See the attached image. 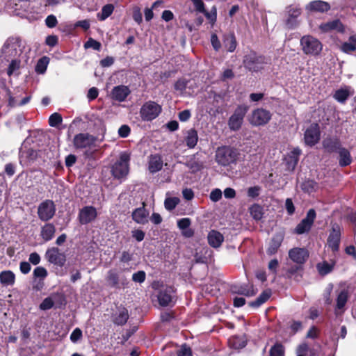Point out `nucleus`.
Returning a JSON list of instances; mask_svg holds the SVG:
<instances>
[{"label": "nucleus", "mask_w": 356, "mask_h": 356, "mask_svg": "<svg viewBox=\"0 0 356 356\" xmlns=\"http://www.w3.org/2000/svg\"><path fill=\"white\" fill-rule=\"evenodd\" d=\"M25 46L26 42L20 37H9L1 49L0 57L6 60L18 57L23 53Z\"/></svg>", "instance_id": "f257e3e1"}, {"label": "nucleus", "mask_w": 356, "mask_h": 356, "mask_svg": "<svg viewBox=\"0 0 356 356\" xmlns=\"http://www.w3.org/2000/svg\"><path fill=\"white\" fill-rule=\"evenodd\" d=\"M239 156L238 149L229 146H222L216 150V161L222 166H229L236 164Z\"/></svg>", "instance_id": "f03ea898"}, {"label": "nucleus", "mask_w": 356, "mask_h": 356, "mask_svg": "<svg viewBox=\"0 0 356 356\" xmlns=\"http://www.w3.org/2000/svg\"><path fill=\"white\" fill-rule=\"evenodd\" d=\"M130 156L126 152L120 153L119 159L112 165L111 172L114 179L122 181L124 180L129 171Z\"/></svg>", "instance_id": "7ed1b4c3"}, {"label": "nucleus", "mask_w": 356, "mask_h": 356, "mask_svg": "<svg viewBox=\"0 0 356 356\" xmlns=\"http://www.w3.org/2000/svg\"><path fill=\"white\" fill-rule=\"evenodd\" d=\"M243 63L245 69L252 72H257L264 68L269 63V59L255 51H250L245 55Z\"/></svg>", "instance_id": "20e7f679"}, {"label": "nucleus", "mask_w": 356, "mask_h": 356, "mask_svg": "<svg viewBox=\"0 0 356 356\" xmlns=\"http://www.w3.org/2000/svg\"><path fill=\"white\" fill-rule=\"evenodd\" d=\"M105 280L108 286L115 289H122L128 287L129 281L127 277L116 268L108 270Z\"/></svg>", "instance_id": "39448f33"}, {"label": "nucleus", "mask_w": 356, "mask_h": 356, "mask_svg": "<svg viewBox=\"0 0 356 356\" xmlns=\"http://www.w3.org/2000/svg\"><path fill=\"white\" fill-rule=\"evenodd\" d=\"M300 46L304 54L311 56H317L322 51L323 45L316 38L307 35L300 39Z\"/></svg>", "instance_id": "423d86ee"}, {"label": "nucleus", "mask_w": 356, "mask_h": 356, "mask_svg": "<svg viewBox=\"0 0 356 356\" xmlns=\"http://www.w3.org/2000/svg\"><path fill=\"white\" fill-rule=\"evenodd\" d=\"M249 109L245 104L238 105L228 120V126L231 131H238L243 123L244 118Z\"/></svg>", "instance_id": "0eeeda50"}, {"label": "nucleus", "mask_w": 356, "mask_h": 356, "mask_svg": "<svg viewBox=\"0 0 356 356\" xmlns=\"http://www.w3.org/2000/svg\"><path fill=\"white\" fill-rule=\"evenodd\" d=\"M161 111V105L154 101H148L141 106L140 116L143 121H152L159 116Z\"/></svg>", "instance_id": "6e6552de"}, {"label": "nucleus", "mask_w": 356, "mask_h": 356, "mask_svg": "<svg viewBox=\"0 0 356 356\" xmlns=\"http://www.w3.org/2000/svg\"><path fill=\"white\" fill-rule=\"evenodd\" d=\"M272 115L269 111L260 108L252 111L249 118L250 123L254 127L264 126L269 122Z\"/></svg>", "instance_id": "1a4fd4ad"}, {"label": "nucleus", "mask_w": 356, "mask_h": 356, "mask_svg": "<svg viewBox=\"0 0 356 356\" xmlns=\"http://www.w3.org/2000/svg\"><path fill=\"white\" fill-rule=\"evenodd\" d=\"M56 205L51 200L42 201L38 207V216L40 220L46 222L55 215Z\"/></svg>", "instance_id": "9d476101"}, {"label": "nucleus", "mask_w": 356, "mask_h": 356, "mask_svg": "<svg viewBox=\"0 0 356 356\" xmlns=\"http://www.w3.org/2000/svg\"><path fill=\"white\" fill-rule=\"evenodd\" d=\"M38 152L31 148L28 147L26 144H22L19 152V163L22 166H30L33 164L37 160Z\"/></svg>", "instance_id": "9b49d317"}, {"label": "nucleus", "mask_w": 356, "mask_h": 356, "mask_svg": "<svg viewBox=\"0 0 356 356\" xmlns=\"http://www.w3.org/2000/svg\"><path fill=\"white\" fill-rule=\"evenodd\" d=\"M316 217V211L314 209H310L304 218L296 227L294 233L297 234H303L310 231L315 218Z\"/></svg>", "instance_id": "f8f14e48"}, {"label": "nucleus", "mask_w": 356, "mask_h": 356, "mask_svg": "<svg viewBox=\"0 0 356 356\" xmlns=\"http://www.w3.org/2000/svg\"><path fill=\"white\" fill-rule=\"evenodd\" d=\"M350 298V293L347 289H342L336 291V305L334 314L338 316L342 315L346 308V303Z\"/></svg>", "instance_id": "ddd939ff"}, {"label": "nucleus", "mask_w": 356, "mask_h": 356, "mask_svg": "<svg viewBox=\"0 0 356 356\" xmlns=\"http://www.w3.org/2000/svg\"><path fill=\"white\" fill-rule=\"evenodd\" d=\"M97 138L88 134L81 133L76 134L73 140V144L76 149L91 148L95 146Z\"/></svg>", "instance_id": "4468645a"}, {"label": "nucleus", "mask_w": 356, "mask_h": 356, "mask_svg": "<svg viewBox=\"0 0 356 356\" xmlns=\"http://www.w3.org/2000/svg\"><path fill=\"white\" fill-rule=\"evenodd\" d=\"M288 17L285 21V26L288 29L292 30L299 25L298 17L301 14V9L298 6L291 5L286 8Z\"/></svg>", "instance_id": "2eb2a0df"}, {"label": "nucleus", "mask_w": 356, "mask_h": 356, "mask_svg": "<svg viewBox=\"0 0 356 356\" xmlns=\"http://www.w3.org/2000/svg\"><path fill=\"white\" fill-rule=\"evenodd\" d=\"M341 235L340 226L337 223L333 224L327 240V245L333 252H338L339 250Z\"/></svg>", "instance_id": "dca6fc26"}, {"label": "nucleus", "mask_w": 356, "mask_h": 356, "mask_svg": "<svg viewBox=\"0 0 356 356\" xmlns=\"http://www.w3.org/2000/svg\"><path fill=\"white\" fill-rule=\"evenodd\" d=\"M320 129L317 124H311L305 131L304 140L307 145L312 147L320 140Z\"/></svg>", "instance_id": "f3484780"}, {"label": "nucleus", "mask_w": 356, "mask_h": 356, "mask_svg": "<svg viewBox=\"0 0 356 356\" xmlns=\"http://www.w3.org/2000/svg\"><path fill=\"white\" fill-rule=\"evenodd\" d=\"M97 216V211L92 206H86L80 209L78 219L81 225H87L93 222Z\"/></svg>", "instance_id": "a211bd4d"}, {"label": "nucleus", "mask_w": 356, "mask_h": 356, "mask_svg": "<svg viewBox=\"0 0 356 356\" xmlns=\"http://www.w3.org/2000/svg\"><path fill=\"white\" fill-rule=\"evenodd\" d=\"M45 258L49 263L60 267L64 266L66 261L65 255L60 252L59 249L56 247L47 250Z\"/></svg>", "instance_id": "6ab92c4d"}, {"label": "nucleus", "mask_w": 356, "mask_h": 356, "mask_svg": "<svg viewBox=\"0 0 356 356\" xmlns=\"http://www.w3.org/2000/svg\"><path fill=\"white\" fill-rule=\"evenodd\" d=\"M174 293L172 286H166L161 289L157 296L159 304L163 307H166L173 303Z\"/></svg>", "instance_id": "aec40b11"}, {"label": "nucleus", "mask_w": 356, "mask_h": 356, "mask_svg": "<svg viewBox=\"0 0 356 356\" xmlns=\"http://www.w3.org/2000/svg\"><path fill=\"white\" fill-rule=\"evenodd\" d=\"M289 257L293 262L303 264L309 257V252L305 248H294L289 251Z\"/></svg>", "instance_id": "412c9836"}, {"label": "nucleus", "mask_w": 356, "mask_h": 356, "mask_svg": "<svg viewBox=\"0 0 356 356\" xmlns=\"http://www.w3.org/2000/svg\"><path fill=\"white\" fill-rule=\"evenodd\" d=\"M131 93L129 88L127 86L120 85L115 86L111 92V98L119 102H124Z\"/></svg>", "instance_id": "4be33fe9"}, {"label": "nucleus", "mask_w": 356, "mask_h": 356, "mask_svg": "<svg viewBox=\"0 0 356 356\" xmlns=\"http://www.w3.org/2000/svg\"><path fill=\"white\" fill-rule=\"evenodd\" d=\"M284 238V234L282 232H277L273 236L266 250V252L268 255H273L277 252L282 245Z\"/></svg>", "instance_id": "5701e85b"}, {"label": "nucleus", "mask_w": 356, "mask_h": 356, "mask_svg": "<svg viewBox=\"0 0 356 356\" xmlns=\"http://www.w3.org/2000/svg\"><path fill=\"white\" fill-rule=\"evenodd\" d=\"M301 149L299 147L293 148L285 158V163L289 170L293 171L299 161Z\"/></svg>", "instance_id": "b1692460"}, {"label": "nucleus", "mask_w": 356, "mask_h": 356, "mask_svg": "<svg viewBox=\"0 0 356 356\" xmlns=\"http://www.w3.org/2000/svg\"><path fill=\"white\" fill-rule=\"evenodd\" d=\"M231 291L233 293L243 295L247 297L253 296L257 293V290L250 284L234 285L232 286Z\"/></svg>", "instance_id": "393cba45"}, {"label": "nucleus", "mask_w": 356, "mask_h": 356, "mask_svg": "<svg viewBox=\"0 0 356 356\" xmlns=\"http://www.w3.org/2000/svg\"><path fill=\"white\" fill-rule=\"evenodd\" d=\"M330 9V4L324 1L315 0L311 1L306 6V10L312 12L324 13Z\"/></svg>", "instance_id": "a878e982"}, {"label": "nucleus", "mask_w": 356, "mask_h": 356, "mask_svg": "<svg viewBox=\"0 0 356 356\" xmlns=\"http://www.w3.org/2000/svg\"><path fill=\"white\" fill-rule=\"evenodd\" d=\"M132 219L138 224H145L148 222L149 212L145 207L136 209L132 212Z\"/></svg>", "instance_id": "bb28decb"}, {"label": "nucleus", "mask_w": 356, "mask_h": 356, "mask_svg": "<svg viewBox=\"0 0 356 356\" xmlns=\"http://www.w3.org/2000/svg\"><path fill=\"white\" fill-rule=\"evenodd\" d=\"M353 94L350 86H344L337 90L333 95L334 98L339 103H345L347 99Z\"/></svg>", "instance_id": "cd10ccee"}, {"label": "nucleus", "mask_w": 356, "mask_h": 356, "mask_svg": "<svg viewBox=\"0 0 356 356\" xmlns=\"http://www.w3.org/2000/svg\"><path fill=\"white\" fill-rule=\"evenodd\" d=\"M207 239L209 244L211 247L217 248H219L224 241V236L219 232L211 230L208 234Z\"/></svg>", "instance_id": "c85d7f7f"}, {"label": "nucleus", "mask_w": 356, "mask_h": 356, "mask_svg": "<svg viewBox=\"0 0 356 356\" xmlns=\"http://www.w3.org/2000/svg\"><path fill=\"white\" fill-rule=\"evenodd\" d=\"M163 164V160L159 154L151 155L149 161V170L152 173L157 172L162 169Z\"/></svg>", "instance_id": "c756f323"}, {"label": "nucleus", "mask_w": 356, "mask_h": 356, "mask_svg": "<svg viewBox=\"0 0 356 356\" xmlns=\"http://www.w3.org/2000/svg\"><path fill=\"white\" fill-rule=\"evenodd\" d=\"M55 232V226L52 223H46L41 227L40 236L44 241H49L54 238Z\"/></svg>", "instance_id": "7c9ffc66"}, {"label": "nucleus", "mask_w": 356, "mask_h": 356, "mask_svg": "<svg viewBox=\"0 0 356 356\" xmlns=\"http://www.w3.org/2000/svg\"><path fill=\"white\" fill-rule=\"evenodd\" d=\"M319 29L325 33L332 30H337L341 32L343 31V25L339 19L323 23L319 26Z\"/></svg>", "instance_id": "2f4dec72"}, {"label": "nucleus", "mask_w": 356, "mask_h": 356, "mask_svg": "<svg viewBox=\"0 0 356 356\" xmlns=\"http://www.w3.org/2000/svg\"><path fill=\"white\" fill-rule=\"evenodd\" d=\"M339 154V164L341 167L349 165L352 163V157L348 149L341 147L337 152Z\"/></svg>", "instance_id": "473e14b6"}, {"label": "nucleus", "mask_w": 356, "mask_h": 356, "mask_svg": "<svg viewBox=\"0 0 356 356\" xmlns=\"http://www.w3.org/2000/svg\"><path fill=\"white\" fill-rule=\"evenodd\" d=\"M184 140L186 146L189 149L194 148L198 141V135L197 131L195 129H191L188 130Z\"/></svg>", "instance_id": "72a5a7b5"}, {"label": "nucleus", "mask_w": 356, "mask_h": 356, "mask_svg": "<svg viewBox=\"0 0 356 356\" xmlns=\"http://www.w3.org/2000/svg\"><path fill=\"white\" fill-rule=\"evenodd\" d=\"M15 281V275L11 270H3L0 273V283L3 286H12Z\"/></svg>", "instance_id": "f704fd0d"}, {"label": "nucleus", "mask_w": 356, "mask_h": 356, "mask_svg": "<svg viewBox=\"0 0 356 356\" xmlns=\"http://www.w3.org/2000/svg\"><path fill=\"white\" fill-rule=\"evenodd\" d=\"M270 290H265L255 300L250 302L249 306L253 308H258L264 302H266L270 298Z\"/></svg>", "instance_id": "c9c22d12"}, {"label": "nucleus", "mask_w": 356, "mask_h": 356, "mask_svg": "<svg viewBox=\"0 0 356 356\" xmlns=\"http://www.w3.org/2000/svg\"><path fill=\"white\" fill-rule=\"evenodd\" d=\"M334 265V261H332L330 263L325 261L321 263H318L316 266V268L319 274L321 275L325 276L332 271Z\"/></svg>", "instance_id": "e433bc0d"}, {"label": "nucleus", "mask_w": 356, "mask_h": 356, "mask_svg": "<svg viewBox=\"0 0 356 356\" xmlns=\"http://www.w3.org/2000/svg\"><path fill=\"white\" fill-rule=\"evenodd\" d=\"M225 47L229 52H233L236 48L237 42L234 33L225 35L223 38Z\"/></svg>", "instance_id": "4c0bfd02"}, {"label": "nucleus", "mask_w": 356, "mask_h": 356, "mask_svg": "<svg viewBox=\"0 0 356 356\" xmlns=\"http://www.w3.org/2000/svg\"><path fill=\"white\" fill-rule=\"evenodd\" d=\"M342 51L346 54L351 53L356 50V36L352 35L347 42H343L341 46Z\"/></svg>", "instance_id": "58836bf2"}, {"label": "nucleus", "mask_w": 356, "mask_h": 356, "mask_svg": "<svg viewBox=\"0 0 356 356\" xmlns=\"http://www.w3.org/2000/svg\"><path fill=\"white\" fill-rule=\"evenodd\" d=\"M324 147L330 152H337L341 147L340 143L337 139H326L323 141Z\"/></svg>", "instance_id": "ea45409f"}, {"label": "nucleus", "mask_w": 356, "mask_h": 356, "mask_svg": "<svg viewBox=\"0 0 356 356\" xmlns=\"http://www.w3.org/2000/svg\"><path fill=\"white\" fill-rule=\"evenodd\" d=\"M129 318L128 311L123 308L119 311L114 318L113 322L118 325H124Z\"/></svg>", "instance_id": "a19ab883"}, {"label": "nucleus", "mask_w": 356, "mask_h": 356, "mask_svg": "<svg viewBox=\"0 0 356 356\" xmlns=\"http://www.w3.org/2000/svg\"><path fill=\"white\" fill-rule=\"evenodd\" d=\"M50 297L54 302V307L56 308H61L66 304L65 298L64 295L60 293H51Z\"/></svg>", "instance_id": "79ce46f5"}, {"label": "nucleus", "mask_w": 356, "mask_h": 356, "mask_svg": "<svg viewBox=\"0 0 356 356\" xmlns=\"http://www.w3.org/2000/svg\"><path fill=\"white\" fill-rule=\"evenodd\" d=\"M114 10V6L112 4H106L102 8L100 13H97V18L100 21H104L107 19Z\"/></svg>", "instance_id": "37998d69"}, {"label": "nucleus", "mask_w": 356, "mask_h": 356, "mask_svg": "<svg viewBox=\"0 0 356 356\" xmlns=\"http://www.w3.org/2000/svg\"><path fill=\"white\" fill-rule=\"evenodd\" d=\"M49 62V58L47 56H43L41 58H40L38 60L37 64L35 65V72L38 74H44L47 70Z\"/></svg>", "instance_id": "c03bdc74"}, {"label": "nucleus", "mask_w": 356, "mask_h": 356, "mask_svg": "<svg viewBox=\"0 0 356 356\" xmlns=\"http://www.w3.org/2000/svg\"><path fill=\"white\" fill-rule=\"evenodd\" d=\"M250 213L254 220H259L264 215L263 208L258 204H254L250 207Z\"/></svg>", "instance_id": "a18cd8bd"}, {"label": "nucleus", "mask_w": 356, "mask_h": 356, "mask_svg": "<svg viewBox=\"0 0 356 356\" xmlns=\"http://www.w3.org/2000/svg\"><path fill=\"white\" fill-rule=\"evenodd\" d=\"M229 343L234 349H241L246 346V341L238 337L229 339Z\"/></svg>", "instance_id": "49530a36"}, {"label": "nucleus", "mask_w": 356, "mask_h": 356, "mask_svg": "<svg viewBox=\"0 0 356 356\" xmlns=\"http://www.w3.org/2000/svg\"><path fill=\"white\" fill-rule=\"evenodd\" d=\"M270 356H284V348L280 343H275L270 349Z\"/></svg>", "instance_id": "de8ad7c7"}, {"label": "nucleus", "mask_w": 356, "mask_h": 356, "mask_svg": "<svg viewBox=\"0 0 356 356\" xmlns=\"http://www.w3.org/2000/svg\"><path fill=\"white\" fill-rule=\"evenodd\" d=\"M62 122V116L58 113H54L49 116V124L51 127H57Z\"/></svg>", "instance_id": "09e8293b"}, {"label": "nucleus", "mask_w": 356, "mask_h": 356, "mask_svg": "<svg viewBox=\"0 0 356 356\" xmlns=\"http://www.w3.org/2000/svg\"><path fill=\"white\" fill-rule=\"evenodd\" d=\"M179 202V199L176 197H167L164 202L165 208L168 211L173 210Z\"/></svg>", "instance_id": "8fccbe9b"}, {"label": "nucleus", "mask_w": 356, "mask_h": 356, "mask_svg": "<svg viewBox=\"0 0 356 356\" xmlns=\"http://www.w3.org/2000/svg\"><path fill=\"white\" fill-rule=\"evenodd\" d=\"M186 165L193 172H195L200 171L202 168V164L195 161V159H190L186 163Z\"/></svg>", "instance_id": "3c124183"}, {"label": "nucleus", "mask_w": 356, "mask_h": 356, "mask_svg": "<svg viewBox=\"0 0 356 356\" xmlns=\"http://www.w3.org/2000/svg\"><path fill=\"white\" fill-rule=\"evenodd\" d=\"M33 274L35 278H40L43 280L47 277L48 273L45 268L38 266L34 269Z\"/></svg>", "instance_id": "603ef678"}, {"label": "nucleus", "mask_w": 356, "mask_h": 356, "mask_svg": "<svg viewBox=\"0 0 356 356\" xmlns=\"http://www.w3.org/2000/svg\"><path fill=\"white\" fill-rule=\"evenodd\" d=\"M177 356H193L191 348L186 343L181 346L177 350Z\"/></svg>", "instance_id": "864d4df0"}, {"label": "nucleus", "mask_w": 356, "mask_h": 356, "mask_svg": "<svg viewBox=\"0 0 356 356\" xmlns=\"http://www.w3.org/2000/svg\"><path fill=\"white\" fill-rule=\"evenodd\" d=\"M20 67V60L17 59H13L8 65L7 74L11 76L16 70Z\"/></svg>", "instance_id": "5fc2aeb1"}, {"label": "nucleus", "mask_w": 356, "mask_h": 356, "mask_svg": "<svg viewBox=\"0 0 356 356\" xmlns=\"http://www.w3.org/2000/svg\"><path fill=\"white\" fill-rule=\"evenodd\" d=\"M53 307H54V302H52V300H51L50 296L45 298L39 306L40 309L43 310V311L49 310Z\"/></svg>", "instance_id": "6e6d98bb"}, {"label": "nucleus", "mask_w": 356, "mask_h": 356, "mask_svg": "<svg viewBox=\"0 0 356 356\" xmlns=\"http://www.w3.org/2000/svg\"><path fill=\"white\" fill-rule=\"evenodd\" d=\"M146 278V273L143 270L134 273L132 275V280L136 283H143Z\"/></svg>", "instance_id": "4d7b16f0"}, {"label": "nucleus", "mask_w": 356, "mask_h": 356, "mask_svg": "<svg viewBox=\"0 0 356 356\" xmlns=\"http://www.w3.org/2000/svg\"><path fill=\"white\" fill-rule=\"evenodd\" d=\"M84 47L86 49L92 48L95 50L99 51L101 48V44L99 42L92 38H89V40L84 44Z\"/></svg>", "instance_id": "13d9d810"}, {"label": "nucleus", "mask_w": 356, "mask_h": 356, "mask_svg": "<svg viewBox=\"0 0 356 356\" xmlns=\"http://www.w3.org/2000/svg\"><path fill=\"white\" fill-rule=\"evenodd\" d=\"M134 259V253L129 250H124L122 252L120 261L122 263H129Z\"/></svg>", "instance_id": "bf43d9fd"}, {"label": "nucleus", "mask_w": 356, "mask_h": 356, "mask_svg": "<svg viewBox=\"0 0 356 356\" xmlns=\"http://www.w3.org/2000/svg\"><path fill=\"white\" fill-rule=\"evenodd\" d=\"M222 195V193L220 189L215 188L210 193L209 197L212 202H216L219 201Z\"/></svg>", "instance_id": "052dcab7"}, {"label": "nucleus", "mask_w": 356, "mask_h": 356, "mask_svg": "<svg viewBox=\"0 0 356 356\" xmlns=\"http://www.w3.org/2000/svg\"><path fill=\"white\" fill-rule=\"evenodd\" d=\"M188 81L185 79H180L177 80L175 84V89L176 90L183 92L187 87Z\"/></svg>", "instance_id": "680f3d73"}, {"label": "nucleus", "mask_w": 356, "mask_h": 356, "mask_svg": "<svg viewBox=\"0 0 356 356\" xmlns=\"http://www.w3.org/2000/svg\"><path fill=\"white\" fill-rule=\"evenodd\" d=\"M58 24V20L55 15H49L45 19V24L49 28H54Z\"/></svg>", "instance_id": "e2e57ef3"}, {"label": "nucleus", "mask_w": 356, "mask_h": 356, "mask_svg": "<svg viewBox=\"0 0 356 356\" xmlns=\"http://www.w3.org/2000/svg\"><path fill=\"white\" fill-rule=\"evenodd\" d=\"M82 337V331L79 328H75L70 334V340L73 343H76Z\"/></svg>", "instance_id": "0e129e2a"}, {"label": "nucleus", "mask_w": 356, "mask_h": 356, "mask_svg": "<svg viewBox=\"0 0 356 356\" xmlns=\"http://www.w3.org/2000/svg\"><path fill=\"white\" fill-rule=\"evenodd\" d=\"M191 224V220L188 218H181L177 221V227L180 230L188 228Z\"/></svg>", "instance_id": "69168bd1"}, {"label": "nucleus", "mask_w": 356, "mask_h": 356, "mask_svg": "<svg viewBox=\"0 0 356 356\" xmlns=\"http://www.w3.org/2000/svg\"><path fill=\"white\" fill-rule=\"evenodd\" d=\"M211 43L215 51H218L221 47L220 42L216 33H213L211 35Z\"/></svg>", "instance_id": "338daca9"}, {"label": "nucleus", "mask_w": 356, "mask_h": 356, "mask_svg": "<svg viewBox=\"0 0 356 356\" xmlns=\"http://www.w3.org/2000/svg\"><path fill=\"white\" fill-rule=\"evenodd\" d=\"M261 188L258 186L250 187L248 189V196L252 198H255L259 196Z\"/></svg>", "instance_id": "774afa93"}]
</instances>
